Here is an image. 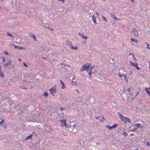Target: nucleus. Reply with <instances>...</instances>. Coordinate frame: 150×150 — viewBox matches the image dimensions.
Wrapping results in <instances>:
<instances>
[{"mask_svg":"<svg viewBox=\"0 0 150 150\" xmlns=\"http://www.w3.org/2000/svg\"><path fill=\"white\" fill-rule=\"evenodd\" d=\"M4 121V120L1 121L0 122V125L1 126L2 125V123H3Z\"/></svg>","mask_w":150,"mask_h":150,"instance_id":"nucleus-36","label":"nucleus"},{"mask_svg":"<svg viewBox=\"0 0 150 150\" xmlns=\"http://www.w3.org/2000/svg\"><path fill=\"white\" fill-rule=\"evenodd\" d=\"M4 52V53H5V54H6V55H8V53L7 52H6V51H5Z\"/></svg>","mask_w":150,"mask_h":150,"instance_id":"nucleus-41","label":"nucleus"},{"mask_svg":"<svg viewBox=\"0 0 150 150\" xmlns=\"http://www.w3.org/2000/svg\"><path fill=\"white\" fill-rule=\"evenodd\" d=\"M51 30H53V29H52Z\"/></svg>","mask_w":150,"mask_h":150,"instance_id":"nucleus-60","label":"nucleus"},{"mask_svg":"<svg viewBox=\"0 0 150 150\" xmlns=\"http://www.w3.org/2000/svg\"><path fill=\"white\" fill-rule=\"evenodd\" d=\"M145 90L146 91V92L148 93V94L150 93V91H149V90H148L147 88H146L145 89Z\"/></svg>","mask_w":150,"mask_h":150,"instance_id":"nucleus-25","label":"nucleus"},{"mask_svg":"<svg viewBox=\"0 0 150 150\" xmlns=\"http://www.w3.org/2000/svg\"><path fill=\"white\" fill-rule=\"evenodd\" d=\"M45 28H47V27H46V26H45Z\"/></svg>","mask_w":150,"mask_h":150,"instance_id":"nucleus-61","label":"nucleus"},{"mask_svg":"<svg viewBox=\"0 0 150 150\" xmlns=\"http://www.w3.org/2000/svg\"><path fill=\"white\" fill-rule=\"evenodd\" d=\"M130 64L133 67H134L136 66V64H137V63H136V64H135V63H134V62H130Z\"/></svg>","mask_w":150,"mask_h":150,"instance_id":"nucleus-15","label":"nucleus"},{"mask_svg":"<svg viewBox=\"0 0 150 150\" xmlns=\"http://www.w3.org/2000/svg\"><path fill=\"white\" fill-rule=\"evenodd\" d=\"M49 91L50 92V93L52 95L54 96L56 93L57 90L56 88L53 87L51 88L49 90Z\"/></svg>","mask_w":150,"mask_h":150,"instance_id":"nucleus-3","label":"nucleus"},{"mask_svg":"<svg viewBox=\"0 0 150 150\" xmlns=\"http://www.w3.org/2000/svg\"><path fill=\"white\" fill-rule=\"evenodd\" d=\"M102 18L104 20L105 22H107V20L106 18H105V16H104L102 15Z\"/></svg>","mask_w":150,"mask_h":150,"instance_id":"nucleus-24","label":"nucleus"},{"mask_svg":"<svg viewBox=\"0 0 150 150\" xmlns=\"http://www.w3.org/2000/svg\"><path fill=\"white\" fill-rule=\"evenodd\" d=\"M58 0L60 1H64V0Z\"/></svg>","mask_w":150,"mask_h":150,"instance_id":"nucleus-52","label":"nucleus"},{"mask_svg":"<svg viewBox=\"0 0 150 150\" xmlns=\"http://www.w3.org/2000/svg\"><path fill=\"white\" fill-rule=\"evenodd\" d=\"M147 49H149L150 50V47H147Z\"/></svg>","mask_w":150,"mask_h":150,"instance_id":"nucleus-51","label":"nucleus"},{"mask_svg":"<svg viewBox=\"0 0 150 150\" xmlns=\"http://www.w3.org/2000/svg\"><path fill=\"white\" fill-rule=\"evenodd\" d=\"M93 68H94L93 66H89V69L92 70V69H93Z\"/></svg>","mask_w":150,"mask_h":150,"instance_id":"nucleus-28","label":"nucleus"},{"mask_svg":"<svg viewBox=\"0 0 150 150\" xmlns=\"http://www.w3.org/2000/svg\"><path fill=\"white\" fill-rule=\"evenodd\" d=\"M18 49L19 50H25V48L24 47H21L18 46Z\"/></svg>","mask_w":150,"mask_h":150,"instance_id":"nucleus-20","label":"nucleus"},{"mask_svg":"<svg viewBox=\"0 0 150 150\" xmlns=\"http://www.w3.org/2000/svg\"><path fill=\"white\" fill-rule=\"evenodd\" d=\"M92 19L93 21V22L94 23H96V18L94 16H92Z\"/></svg>","mask_w":150,"mask_h":150,"instance_id":"nucleus-13","label":"nucleus"},{"mask_svg":"<svg viewBox=\"0 0 150 150\" xmlns=\"http://www.w3.org/2000/svg\"><path fill=\"white\" fill-rule=\"evenodd\" d=\"M1 2H3L4 1V0H0Z\"/></svg>","mask_w":150,"mask_h":150,"instance_id":"nucleus-54","label":"nucleus"},{"mask_svg":"<svg viewBox=\"0 0 150 150\" xmlns=\"http://www.w3.org/2000/svg\"><path fill=\"white\" fill-rule=\"evenodd\" d=\"M146 45L147 46V47H149V45L148 43H147Z\"/></svg>","mask_w":150,"mask_h":150,"instance_id":"nucleus-45","label":"nucleus"},{"mask_svg":"<svg viewBox=\"0 0 150 150\" xmlns=\"http://www.w3.org/2000/svg\"><path fill=\"white\" fill-rule=\"evenodd\" d=\"M105 120V119L104 117L102 118L101 119H100V122H103Z\"/></svg>","mask_w":150,"mask_h":150,"instance_id":"nucleus-37","label":"nucleus"},{"mask_svg":"<svg viewBox=\"0 0 150 150\" xmlns=\"http://www.w3.org/2000/svg\"><path fill=\"white\" fill-rule=\"evenodd\" d=\"M7 34L9 36L11 37H13V36L11 33H9L8 32L7 33Z\"/></svg>","mask_w":150,"mask_h":150,"instance_id":"nucleus-26","label":"nucleus"},{"mask_svg":"<svg viewBox=\"0 0 150 150\" xmlns=\"http://www.w3.org/2000/svg\"><path fill=\"white\" fill-rule=\"evenodd\" d=\"M31 36L32 37V38H33L34 40L35 41H37V39L36 38V36L35 35L33 34H32L31 35Z\"/></svg>","mask_w":150,"mask_h":150,"instance_id":"nucleus-14","label":"nucleus"},{"mask_svg":"<svg viewBox=\"0 0 150 150\" xmlns=\"http://www.w3.org/2000/svg\"><path fill=\"white\" fill-rule=\"evenodd\" d=\"M67 66H68V67H69V66H68V65H67Z\"/></svg>","mask_w":150,"mask_h":150,"instance_id":"nucleus-62","label":"nucleus"},{"mask_svg":"<svg viewBox=\"0 0 150 150\" xmlns=\"http://www.w3.org/2000/svg\"><path fill=\"white\" fill-rule=\"evenodd\" d=\"M148 90H149L150 91V87H149L148 88H147Z\"/></svg>","mask_w":150,"mask_h":150,"instance_id":"nucleus-50","label":"nucleus"},{"mask_svg":"<svg viewBox=\"0 0 150 150\" xmlns=\"http://www.w3.org/2000/svg\"><path fill=\"white\" fill-rule=\"evenodd\" d=\"M12 63V60L11 59H10L8 62L7 63L5 64L4 65V66L5 68H7L8 66L11 64Z\"/></svg>","mask_w":150,"mask_h":150,"instance_id":"nucleus-5","label":"nucleus"},{"mask_svg":"<svg viewBox=\"0 0 150 150\" xmlns=\"http://www.w3.org/2000/svg\"><path fill=\"white\" fill-rule=\"evenodd\" d=\"M1 8V7H0V9Z\"/></svg>","mask_w":150,"mask_h":150,"instance_id":"nucleus-64","label":"nucleus"},{"mask_svg":"<svg viewBox=\"0 0 150 150\" xmlns=\"http://www.w3.org/2000/svg\"><path fill=\"white\" fill-rule=\"evenodd\" d=\"M117 124H114L112 126V128H115L117 127Z\"/></svg>","mask_w":150,"mask_h":150,"instance_id":"nucleus-22","label":"nucleus"},{"mask_svg":"<svg viewBox=\"0 0 150 150\" xmlns=\"http://www.w3.org/2000/svg\"><path fill=\"white\" fill-rule=\"evenodd\" d=\"M15 108L17 109H19L20 108V107L19 105H17L15 106Z\"/></svg>","mask_w":150,"mask_h":150,"instance_id":"nucleus-32","label":"nucleus"},{"mask_svg":"<svg viewBox=\"0 0 150 150\" xmlns=\"http://www.w3.org/2000/svg\"><path fill=\"white\" fill-rule=\"evenodd\" d=\"M43 96L45 97H47L48 95L47 93L46 92L44 93Z\"/></svg>","mask_w":150,"mask_h":150,"instance_id":"nucleus-27","label":"nucleus"},{"mask_svg":"<svg viewBox=\"0 0 150 150\" xmlns=\"http://www.w3.org/2000/svg\"><path fill=\"white\" fill-rule=\"evenodd\" d=\"M131 135L132 136H133L134 135V134H131Z\"/></svg>","mask_w":150,"mask_h":150,"instance_id":"nucleus-53","label":"nucleus"},{"mask_svg":"<svg viewBox=\"0 0 150 150\" xmlns=\"http://www.w3.org/2000/svg\"><path fill=\"white\" fill-rule=\"evenodd\" d=\"M120 118L122 120V121L124 120V119H125V117H124L123 116V115H120Z\"/></svg>","mask_w":150,"mask_h":150,"instance_id":"nucleus-17","label":"nucleus"},{"mask_svg":"<svg viewBox=\"0 0 150 150\" xmlns=\"http://www.w3.org/2000/svg\"><path fill=\"white\" fill-rule=\"evenodd\" d=\"M131 1L132 2H134V0H131Z\"/></svg>","mask_w":150,"mask_h":150,"instance_id":"nucleus-56","label":"nucleus"},{"mask_svg":"<svg viewBox=\"0 0 150 150\" xmlns=\"http://www.w3.org/2000/svg\"><path fill=\"white\" fill-rule=\"evenodd\" d=\"M124 123H127V121L129 123H131V121L129 118H128L127 117H125L124 119Z\"/></svg>","mask_w":150,"mask_h":150,"instance_id":"nucleus-6","label":"nucleus"},{"mask_svg":"<svg viewBox=\"0 0 150 150\" xmlns=\"http://www.w3.org/2000/svg\"><path fill=\"white\" fill-rule=\"evenodd\" d=\"M117 114L119 115V116H120V115H121V114L120 112H118Z\"/></svg>","mask_w":150,"mask_h":150,"instance_id":"nucleus-47","label":"nucleus"},{"mask_svg":"<svg viewBox=\"0 0 150 150\" xmlns=\"http://www.w3.org/2000/svg\"><path fill=\"white\" fill-rule=\"evenodd\" d=\"M22 88L23 89H26V88L24 87V86H22Z\"/></svg>","mask_w":150,"mask_h":150,"instance_id":"nucleus-42","label":"nucleus"},{"mask_svg":"<svg viewBox=\"0 0 150 150\" xmlns=\"http://www.w3.org/2000/svg\"><path fill=\"white\" fill-rule=\"evenodd\" d=\"M132 32L134 34V35L136 36H138V32L136 30L135 28H133L132 30Z\"/></svg>","mask_w":150,"mask_h":150,"instance_id":"nucleus-7","label":"nucleus"},{"mask_svg":"<svg viewBox=\"0 0 150 150\" xmlns=\"http://www.w3.org/2000/svg\"><path fill=\"white\" fill-rule=\"evenodd\" d=\"M91 64H83L81 69V71L86 70L87 71L89 69V66H91Z\"/></svg>","mask_w":150,"mask_h":150,"instance_id":"nucleus-1","label":"nucleus"},{"mask_svg":"<svg viewBox=\"0 0 150 150\" xmlns=\"http://www.w3.org/2000/svg\"><path fill=\"white\" fill-rule=\"evenodd\" d=\"M135 67L137 69V70H140L141 69V68L138 67L137 64H136V66Z\"/></svg>","mask_w":150,"mask_h":150,"instance_id":"nucleus-19","label":"nucleus"},{"mask_svg":"<svg viewBox=\"0 0 150 150\" xmlns=\"http://www.w3.org/2000/svg\"><path fill=\"white\" fill-rule=\"evenodd\" d=\"M2 61L4 62L5 61V59L4 57H2Z\"/></svg>","mask_w":150,"mask_h":150,"instance_id":"nucleus-40","label":"nucleus"},{"mask_svg":"<svg viewBox=\"0 0 150 150\" xmlns=\"http://www.w3.org/2000/svg\"><path fill=\"white\" fill-rule=\"evenodd\" d=\"M96 14L97 16H99V14L97 12H96Z\"/></svg>","mask_w":150,"mask_h":150,"instance_id":"nucleus-43","label":"nucleus"},{"mask_svg":"<svg viewBox=\"0 0 150 150\" xmlns=\"http://www.w3.org/2000/svg\"><path fill=\"white\" fill-rule=\"evenodd\" d=\"M130 90V88H129L128 89V91H129Z\"/></svg>","mask_w":150,"mask_h":150,"instance_id":"nucleus-48","label":"nucleus"},{"mask_svg":"<svg viewBox=\"0 0 150 150\" xmlns=\"http://www.w3.org/2000/svg\"><path fill=\"white\" fill-rule=\"evenodd\" d=\"M96 118L97 119H98L99 118V117H96Z\"/></svg>","mask_w":150,"mask_h":150,"instance_id":"nucleus-59","label":"nucleus"},{"mask_svg":"<svg viewBox=\"0 0 150 150\" xmlns=\"http://www.w3.org/2000/svg\"><path fill=\"white\" fill-rule=\"evenodd\" d=\"M134 127H137V126H135V125Z\"/></svg>","mask_w":150,"mask_h":150,"instance_id":"nucleus-57","label":"nucleus"},{"mask_svg":"<svg viewBox=\"0 0 150 150\" xmlns=\"http://www.w3.org/2000/svg\"><path fill=\"white\" fill-rule=\"evenodd\" d=\"M82 38L83 39H87V38L86 36H84L83 35H82Z\"/></svg>","mask_w":150,"mask_h":150,"instance_id":"nucleus-30","label":"nucleus"},{"mask_svg":"<svg viewBox=\"0 0 150 150\" xmlns=\"http://www.w3.org/2000/svg\"><path fill=\"white\" fill-rule=\"evenodd\" d=\"M23 64L24 66L25 67H27V68L28 67V66L25 63H24V62L23 63Z\"/></svg>","mask_w":150,"mask_h":150,"instance_id":"nucleus-34","label":"nucleus"},{"mask_svg":"<svg viewBox=\"0 0 150 150\" xmlns=\"http://www.w3.org/2000/svg\"><path fill=\"white\" fill-rule=\"evenodd\" d=\"M60 122H61V125L65 127L66 128L68 127V125L66 124V120H61L60 121Z\"/></svg>","mask_w":150,"mask_h":150,"instance_id":"nucleus-4","label":"nucleus"},{"mask_svg":"<svg viewBox=\"0 0 150 150\" xmlns=\"http://www.w3.org/2000/svg\"><path fill=\"white\" fill-rule=\"evenodd\" d=\"M0 74L1 77H4V76L3 73L1 71H0Z\"/></svg>","mask_w":150,"mask_h":150,"instance_id":"nucleus-21","label":"nucleus"},{"mask_svg":"<svg viewBox=\"0 0 150 150\" xmlns=\"http://www.w3.org/2000/svg\"><path fill=\"white\" fill-rule=\"evenodd\" d=\"M106 127L108 129H111L112 128V126H111L109 125H107L106 126Z\"/></svg>","mask_w":150,"mask_h":150,"instance_id":"nucleus-23","label":"nucleus"},{"mask_svg":"<svg viewBox=\"0 0 150 150\" xmlns=\"http://www.w3.org/2000/svg\"><path fill=\"white\" fill-rule=\"evenodd\" d=\"M79 35H80V36H81V37H82V35H83L82 34H81V33H79Z\"/></svg>","mask_w":150,"mask_h":150,"instance_id":"nucleus-44","label":"nucleus"},{"mask_svg":"<svg viewBox=\"0 0 150 150\" xmlns=\"http://www.w3.org/2000/svg\"><path fill=\"white\" fill-rule=\"evenodd\" d=\"M133 58L135 57H134V55H133Z\"/></svg>","mask_w":150,"mask_h":150,"instance_id":"nucleus-58","label":"nucleus"},{"mask_svg":"<svg viewBox=\"0 0 150 150\" xmlns=\"http://www.w3.org/2000/svg\"><path fill=\"white\" fill-rule=\"evenodd\" d=\"M76 91H77L78 93H79V91L78 90H76Z\"/></svg>","mask_w":150,"mask_h":150,"instance_id":"nucleus-49","label":"nucleus"},{"mask_svg":"<svg viewBox=\"0 0 150 150\" xmlns=\"http://www.w3.org/2000/svg\"><path fill=\"white\" fill-rule=\"evenodd\" d=\"M15 48L18 49V46H17L16 45H14L13 46Z\"/></svg>","mask_w":150,"mask_h":150,"instance_id":"nucleus-39","label":"nucleus"},{"mask_svg":"<svg viewBox=\"0 0 150 150\" xmlns=\"http://www.w3.org/2000/svg\"><path fill=\"white\" fill-rule=\"evenodd\" d=\"M137 127H134L133 129L131 130L132 131H134L135 130H137Z\"/></svg>","mask_w":150,"mask_h":150,"instance_id":"nucleus-31","label":"nucleus"},{"mask_svg":"<svg viewBox=\"0 0 150 150\" xmlns=\"http://www.w3.org/2000/svg\"><path fill=\"white\" fill-rule=\"evenodd\" d=\"M123 135L125 137H126L127 135L128 134L126 132H123Z\"/></svg>","mask_w":150,"mask_h":150,"instance_id":"nucleus-29","label":"nucleus"},{"mask_svg":"<svg viewBox=\"0 0 150 150\" xmlns=\"http://www.w3.org/2000/svg\"><path fill=\"white\" fill-rule=\"evenodd\" d=\"M75 83L76 85H77V82L76 81H75Z\"/></svg>","mask_w":150,"mask_h":150,"instance_id":"nucleus-46","label":"nucleus"},{"mask_svg":"<svg viewBox=\"0 0 150 150\" xmlns=\"http://www.w3.org/2000/svg\"><path fill=\"white\" fill-rule=\"evenodd\" d=\"M110 16L113 18L115 20H118L119 19H118L115 15L112 13H111L110 14Z\"/></svg>","mask_w":150,"mask_h":150,"instance_id":"nucleus-10","label":"nucleus"},{"mask_svg":"<svg viewBox=\"0 0 150 150\" xmlns=\"http://www.w3.org/2000/svg\"><path fill=\"white\" fill-rule=\"evenodd\" d=\"M131 40L132 42H136L137 43L138 42V40L136 39H134V38H132L131 39Z\"/></svg>","mask_w":150,"mask_h":150,"instance_id":"nucleus-16","label":"nucleus"},{"mask_svg":"<svg viewBox=\"0 0 150 150\" xmlns=\"http://www.w3.org/2000/svg\"><path fill=\"white\" fill-rule=\"evenodd\" d=\"M18 60L19 61H21V59H18Z\"/></svg>","mask_w":150,"mask_h":150,"instance_id":"nucleus-55","label":"nucleus"},{"mask_svg":"<svg viewBox=\"0 0 150 150\" xmlns=\"http://www.w3.org/2000/svg\"><path fill=\"white\" fill-rule=\"evenodd\" d=\"M146 145L147 146L150 147V142H148Z\"/></svg>","mask_w":150,"mask_h":150,"instance_id":"nucleus-33","label":"nucleus"},{"mask_svg":"<svg viewBox=\"0 0 150 150\" xmlns=\"http://www.w3.org/2000/svg\"><path fill=\"white\" fill-rule=\"evenodd\" d=\"M124 77L125 80L127 82L128 81V78L126 76V75L125 74H124Z\"/></svg>","mask_w":150,"mask_h":150,"instance_id":"nucleus-18","label":"nucleus"},{"mask_svg":"<svg viewBox=\"0 0 150 150\" xmlns=\"http://www.w3.org/2000/svg\"><path fill=\"white\" fill-rule=\"evenodd\" d=\"M60 81L61 84L62 85L61 88L62 89H64L65 88V86L64 82L62 80H60Z\"/></svg>","mask_w":150,"mask_h":150,"instance_id":"nucleus-8","label":"nucleus"},{"mask_svg":"<svg viewBox=\"0 0 150 150\" xmlns=\"http://www.w3.org/2000/svg\"><path fill=\"white\" fill-rule=\"evenodd\" d=\"M33 135L32 134L30 135L28 137H25V139L26 140H28V139H32V137H33Z\"/></svg>","mask_w":150,"mask_h":150,"instance_id":"nucleus-11","label":"nucleus"},{"mask_svg":"<svg viewBox=\"0 0 150 150\" xmlns=\"http://www.w3.org/2000/svg\"><path fill=\"white\" fill-rule=\"evenodd\" d=\"M48 29H49L50 30V28H48Z\"/></svg>","mask_w":150,"mask_h":150,"instance_id":"nucleus-63","label":"nucleus"},{"mask_svg":"<svg viewBox=\"0 0 150 150\" xmlns=\"http://www.w3.org/2000/svg\"><path fill=\"white\" fill-rule=\"evenodd\" d=\"M92 70H89L88 71V74H89V77L90 78H91L92 77L91 74H92Z\"/></svg>","mask_w":150,"mask_h":150,"instance_id":"nucleus-12","label":"nucleus"},{"mask_svg":"<svg viewBox=\"0 0 150 150\" xmlns=\"http://www.w3.org/2000/svg\"><path fill=\"white\" fill-rule=\"evenodd\" d=\"M135 126H137V129H138L139 127H140L141 128H143V126L139 123L135 124Z\"/></svg>","mask_w":150,"mask_h":150,"instance_id":"nucleus-9","label":"nucleus"},{"mask_svg":"<svg viewBox=\"0 0 150 150\" xmlns=\"http://www.w3.org/2000/svg\"><path fill=\"white\" fill-rule=\"evenodd\" d=\"M66 42H67V45L71 49L75 50H76L77 49V47H74L73 46L72 43L70 41L68 40H67Z\"/></svg>","mask_w":150,"mask_h":150,"instance_id":"nucleus-2","label":"nucleus"},{"mask_svg":"<svg viewBox=\"0 0 150 150\" xmlns=\"http://www.w3.org/2000/svg\"><path fill=\"white\" fill-rule=\"evenodd\" d=\"M118 76L120 77H122L123 76V75L122 74H121V73L120 72L118 73Z\"/></svg>","mask_w":150,"mask_h":150,"instance_id":"nucleus-35","label":"nucleus"},{"mask_svg":"<svg viewBox=\"0 0 150 150\" xmlns=\"http://www.w3.org/2000/svg\"><path fill=\"white\" fill-rule=\"evenodd\" d=\"M65 109V108H64L61 107L60 108V109L61 111H63V110H64Z\"/></svg>","mask_w":150,"mask_h":150,"instance_id":"nucleus-38","label":"nucleus"}]
</instances>
